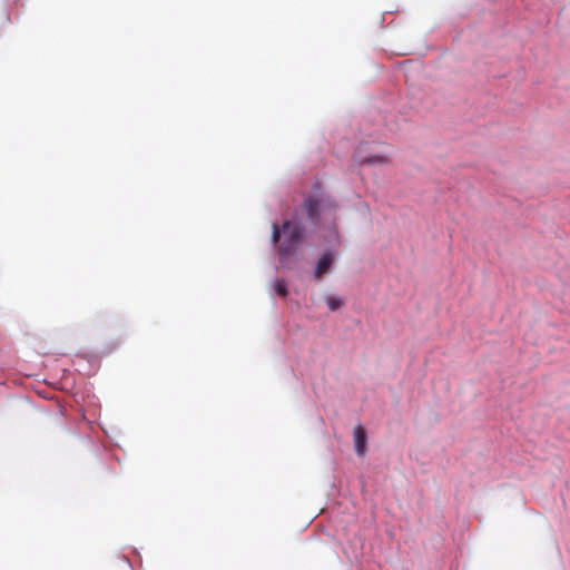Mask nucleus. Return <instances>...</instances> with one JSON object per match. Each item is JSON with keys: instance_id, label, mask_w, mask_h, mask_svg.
<instances>
[{"instance_id": "39448f33", "label": "nucleus", "mask_w": 570, "mask_h": 570, "mask_svg": "<svg viewBox=\"0 0 570 570\" xmlns=\"http://www.w3.org/2000/svg\"><path fill=\"white\" fill-rule=\"evenodd\" d=\"M274 289L277 293V295H279L282 297H286L288 294L287 284L284 279H277L274 283Z\"/></svg>"}, {"instance_id": "0eeeda50", "label": "nucleus", "mask_w": 570, "mask_h": 570, "mask_svg": "<svg viewBox=\"0 0 570 570\" xmlns=\"http://www.w3.org/2000/svg\"><path fill=\"white\" fill-rule=\"evenodd\" d=\"M294 252H287V250L279 252V258H278L279 263L284 265L289 259V257Z\"/></svg>"}, {"instance_id": "f257e3e1", "label": "nucleus", "mask_w": 570, "mask_h": 570, "mask_svg": "<svg viewBox=\"0 0 570 570\" xmlns=\"http://www.w3.org/2000/svg\"><path fill=\"white\" fill-rule=\"evenodd\" d=\"M337 208V203L330 197H306L291 219L281 226L273 224V243L278 244L279 249H295L311 229L323 224L334 225Z\"/></svg>"}, {"instance_id": "423d86ee", "label": "nucleus", "mask_w": 570, "mask_h": 570, "mask_svg": "<svg viewBox=\"0 0 570 570\" xmlns=\"http://www.w3.org/2000/svg\"><path fill=\"white\" fill-rule=\"evenodd\" d=\"M326 304H327L328 308L334 312V311H337L338 308H341L343 306L344 302L340 297L328 296L326 298Z\"/></svg>"}, {"instance_id": "20e7f679", "label": "nucleus", "mask_w": 570, "mask_h": 570, "mask_svg": "<svg viewBox=\"0 0 570 570\" xmlns=\"http://www.w3.org/2000/svg\"><path fill=\"white\" fill-rule=\"evenodd\" d=\"M361 161L363 164H367V165H375V164H387L389 159L386 156H383V155H374V156H370V157H364L361 159Z\"/></svg>"}, {"instance_id": "7ed1b4c3", "label": "nucleus", "mask_w": 570, "mask_h": 570, "mask_svg": "<svg viewBox=\"0 0 570 570\" xmlns=\"http://www.w3.org/2000/svg\"><path fill=\"white\" fill-rule=\"evenodd\" d=\"M355 451L360 456H363L366 452V432L362 425H357L353 432Z\"/></svg>"}, {"instance_id": "f03ea898", "label": "nucleus", "mask_w": 570, "mask_h": 570, "mask_svg": "<svg viewBox=\"0 0 570 570\" xmlns=\"http://www.w3.org/2000/svg\"><path fill=\"white\" fill-rule=\"evenodd\" d=\"M333 262H334V257L332 256L331 253L326 252L325 254H323L322 257L318 259L316 267H315V272H314L315 278L320 279L325 274H327L331 271Z\"/></svg>"}]
</instances>
